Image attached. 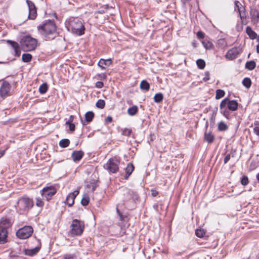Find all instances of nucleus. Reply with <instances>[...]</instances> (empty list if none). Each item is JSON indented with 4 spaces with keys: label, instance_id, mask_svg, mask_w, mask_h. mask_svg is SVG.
Masks as SVG:
<instances>
[{
    "label": "nucleus",
    "instance_id": "1",
    "mask_svg": "<svg viewBox=\"0 0 259 259\" xmlns=\"http://www.w3.org/2000/svg\"><path fill=\"white\" fill-rule=\"evenodd\" d=\"M66 26L68 31L72 33L80 36L84 33L85 27L82 20L77 17H71L66 22Z\"/></svg>",
    "mask_w": 259,
    "mask_h": 259
},
{
    "label": "nucleus",
    "instance_id": "2",
    "mask_svg": "<svg viewBox=\"0 0 259 259\" xmlns=\"http://www.w3.org/2000/svg\"><path fill=\"white\" fill-rule=\"evenodd\" d=\"M238 102L235 100H230L228 98L223 100L221 102L220 112L226 118L229 119L230 115V111H235L237 110Z\"/></svg>",
    "mask_w": 259,
    "mask_h": 259
},
{
    "label": "nucleus",
    "instance_id": "3",
    "mask_svg": "<svg viewBox=\"0 0 259 259\" xmlns=\"http://www.w3.org/2000/svg\"><path fill=\"white\" fill-rule=\"evenodd\" d=\"M15 206L19 214H26L33 206V201L26 196H23L18 199Z\"/></svg>",
    "mask_w": 259,
    "mask_h": 259
},
{
    "label": "nucleus",
    "instance_id": "4",
    "mask_svg": "<svg viewBox=\"0 0 259 259\" xmlns=\"http://www.w3.org/2000/svg\"><path fill=\"white\" fill-rule=\"evenodd\" d=\"M12 223L10 219L3 218L0 221V244H4L7 241L8 229L11 226Z\"/></svg>",
    "mask_w": 259,
    "mask_h": 259
},
{
    "label": "nucleus",
    "instance_id": "5",
    "mask_svg": "<svg viewBox=\"0 0 259 259\" xmlns=\"http://www.w3.org/2000/svg\"><path fill=\"white\" fill-rule=\"evenodd\" d=\"M20 43L23 50L28 52L33 51L35 49L37 41L30 35H26L22 38Z\"/></svg>",
    "mask_w": 259,
    "mask_h": 259
},
{
    "label": "nucleus",
    "instance_id": "6",
    "mask_svg": "<svg viewBox=\"0 0 259 259\" xmlns=\"http://www.w3.org/2000/svg\"><path fill=\"white\" fill-rule=\"evenodd\" d=\"M38 29L42 35L47 37L50 34H53L56 32V27L53 21H46L42 25L38 26Z\"/></svg>",
    "mask_w": 259,
    "mask_h": 259
},
{
    "label": "nucleus",
    "instance_id": "7",
    "mask_svg": "<svg viewBox=\"0 0 259 259\" xmlns=\"http://www.w3.org/2000/svg\"><path fill=\"white\" fill-rule=\"evenodd\" d=\"M123 201L124 204L135 203L139 199V195L137 192L128 189H125L123 191Z\"/></svg>",
    "mask_w": 259,
    "mask_h": 259
},
{
    "label": "nucleus",
    "instance_id": "8",
    "mask_svg": "<svg viewBox=\"0 0 259 259\" xmlns=\"http://www.w3.org/2000/svg\"><path fill=\"white\" fill-rule=\"evenodd\" d=\"M84 230V225L81 221L75 219L72 221L71 225V233L72 235L79 236L82 234Z\"/></svg>",
    "mask_w": 259,
    "mask_h": 259
},
{
    "label": "nucleus",
    "instance_id": "9",
    "mask_svg": "<svg viewBox=\"0 0 259 259\" xmlns=\"http://www.w3.org/2000/svg\"><path fill=\"white\" fill-rule=\"evenodd\" d=\"M119 160L116 158H111L108 160L107 163L104 164V167L109 172L116 173L119 169Z\"/></svg>",
    "mask_w": 259,
    "mask_h": 259
},
{
    "label": "nucleus",
    "instance_id": "10",
    "mask_svg": "<svg viewBox=\"0 0 259 259\" xmlns=\"http://www.w3.org/2000/svg\"><path fill=\"white\" fill-rule=\"evenodd\" d=\"M33 228L29 226L19 229L16 232L17 236L22 239L29 238L33 233Z\"/></svg>",
    "mask_w": 259,
    "mask_h": 259
},
{
    "label": "nucleus",
    "instance_id": "11",
    "mask_svg": "<svg viewBox=\"0 0 259 259\" xmlns=\"http://www.w3.org/2000/svg\"><path fill=\"white\" fill-rule=\"evenodd\" d=\"M56 192L57 189L55 187L51 186L44 188L41 191V195L47 200L49 201Z\"/></svg>",
    "mask_w": 259,
    "mask_h": 259
},
{
    "label": "nucleus",
    "instance_id": "12",
    "mask_svg": "<svg viewBox=\"0 0 259 259\" xmlns=\"http://www.w3.org/2000/svg\"><path fill=\"white\" fill-rule=\"evenodd\" d=\"M26 3L29 10L28 19L34 20L37 16V11L36 7L33 2L30 0H27Z\"/></svg>",
    "mask_w": 259,
    "mask_h": 259
},
{
    "label": "nucleus",
    "instance_id": "13",
    "mask_svg": "<svg viewBox=\"0 0 259 259\" xmlns=\"http://www.w3.org/2000/svg\"><path fill=\"white\" fill-rule=\"evenodd\" d=\"M241 50L239 48L234 47L228 51L225 55V58L229 60L235 59L240 53Z\"/></svg>",
    "mask_w": 259,
    "mask_h": 259
},
{
    "label": "nucleus",
    "instance_id": "14",
    "mask_svg": "<svg viewBox=\"0 0 259 259\" xmlns=\"http://www.w3.org/2000/svg\"><path fill=\"white\" fill-rule=\"evenodd\" d=\"M11 88L10 84L5 81L3 82L0 88V95L2 97H6L8 96Z\"/></svg>",
    "mask_w": 259,
    "mask_h": 259
},
{
    "label": "nucleus",
    "instance_id": "15",
    "mask_svg": "<svg viewBox=\"0 0 259 259\" xmlns=\"http://www.w3.org/2000/svg\"><path fill=\"white\" fill-rule=\"evenodd\" d=\"M79 194L78 190H75L73 192L69 193L66 199V202L69 206H71L74 203V199Z\"/></svg>",
    "mask_w": 259,
    "mask_h": 259
},
{
    "label": "nucleus",
    "instance_id": "16",
    "mask_svg": "<svg viewBox=\"0 0 259 259\" xmlns=\"http://www.w3.org/2000/svg\"><path fill=\"white\" fill-rule=\"evenodd\" d=\"M235 10H236V8H237L238 12L239 13L240 19L241 20H243V19L245 18L246 14H245V12L244 7H242V5L240 4V3L238 1H236L235 2Z\"/></svg>",
    "mask_w": 259,
    "mask_h": 259
},
{
    "label": "nucleus",
    "instance_id": "17",
    "mask_svg": "<svg viewBox=\"0 0 259 259\" xmlns=\"http://www.w3.org/2000/svg\"><path fill=\"white\" fill-rule=\"evenodd\" d=\"M250 14L251 16V20L254 23L258 22L259 20V12L255 9H251L250 11Z\"/></svg>",
    "mask_w": 259,
    "mask_h": 259
},
{
    "label": "nucleus",
    "instance_id": "18",
    "mask_svg": "<svg viewBox=\"0 0 259 259\" xmlns=\"http://www.w3.org/2000/svg\"><path fill=\"white\" fill-rule=\"evenodd\" d=\"M83 152L81 150L74 151L71 155L72 158L74 161L80 160L83 156Z\"/></svg>",
    "mask_w": 259,
    "mask_h": 259
},
{
    "label": "nucleus",
    "instance_id": "19",
    "mask_svg": "<svg viewBox=\"0 0 259 259\" xmlns=\"http://www.w3.org/2000/svg\"><path fill=\"white\" fill-rule=\"evenodd\" d=\"M40 246H37L31 249H27L24 250L25 254L28 256H33L35 255L40 250Z\"/></svg>",
    "mask_w": 259,
    "mask_h": 259
},
{
    "label": "nucleus",
    "instance_id": "20",
    "mask_svg": "<svg viewBox=\"0 0 259 259\" xmlns=\"http://www.w3.org/2000/svg\"><path fill=\"white\" fill-rule=\"evenodd\" d=\"M112 63L111 59H101L99 62H98V65L99 67H100L102 69H105V68L104 67V65L109 66L110 65V64Z\"/></svg>",
    "mask_w": 259,
    "mask_h": 259
},
{
    "label": "nucleus",
    "instance_id": "21",
    "mask_svg": "<svg viewBox=\"0 0 259 259\" xmlns=\"http://www.w3.org/2000/svg\"><path fill=\"white\" fill-rule=\"evenodd\" d=\"M134 169V165L131 163H129L126 168H125V175L124 176V179L125 180H127L128 179L129 176L132 174V173L133 172V170Z\"/></svg>",
    "mask_w": 259,
    "mask_h": 259
},
{
    "label": "nucleus",
    "instance_id": "22",
    "mask_svg": "<svg viewBox=\"0 0 259 259\" xmlns=\"http://www.w3.org/2000/svg\"><path fill=\"white\" fill-rule=\"evenodd\" d=\"M204 139L209 143H212L214 141V136L210 132H205L204 134Z\"/></svg>",
    "mask_w": 259,
    "mask_h": 259
},
{
    "label": "nucleus",
    "instance_id": "23",
    "mask_svg": "<svg viewBox=\"0 0 259 259\" xmlns=\"http://www.w3.org/2000/svg\"><path fill=\"white\" fill-rule=\"evenodd\" d=\"M217 46L221 49H224L227 46V43L224 38H220L218 40Z\"/></svg>",
    "mask_w": 259,
    "mask_h": 259
},
{
    "label": "nucleus",
    "instance_id": "24",
    "mask_svg": "<svg viewBox=\"0 0 259 259\" xmlns=\"http://www.w3.org/2000/svg\"><path fill=\"white\" fill-rule=\"evenodd\" d=\"M150 88L149 83L145 80H143L140 83V89L142 90L148 91Z\"/></svg>",
    "mask_w": 259,
    "mask_h": 259
},
{
    "label": "nucleus",
    "instance_id": "25",
    "mask_svg": "<svg viewBox=\"0 0 259 259\" xmlns=\"http://www.w3.org/2000/svg\"><path fill=\"white\" fill-rule=\"evenodd\" d=\"M138 111V107L136 105L133 106L129 108L127 110V113L131 116H134L136 115Z\"/></svg>",
    "mask_w": 259,
    "mask_h": 259
},
{
    "label": "nucleus",
    "instance_id": "26",
    "mask_svg": "<svg viewBox=\"0 0 259 259\" xmlns=\"http://www.w3.org/2000/svg\"><path fill=\"white\" fill-rule=\"evenodd\" d=\"M90 201V197L89 195L85 193L82 196V199L81 200V203L83 206H87Z\"/></svg>",
    "mask_w": 259,
    "mask_h": 259
},
{
    "label": "nucleus",
    "instance_id": "27",
    "mask_svg": "<svg viewBox=\"0 0 259 259\" xmlns=\"http://www.w3.org/2000/svg\"><path fill=\"white\" fill-rule=\"evenodd\" d=\"M255 66L256 63L254 61H247L245 64V68L249 70H252Z\"/></svg>",
    "mask_w": 259,
    "mask_h": 259
},
{
    "label": "nucleus",
    "instance_id": "28",
    "mask_svg": "<svg viewBox=\"0 0 259 259\" xmlns=\"http://www.w3.org/2000/svg\"><path fill=\"white\" fill-rule=\"evenodd\" d=\"M247 34L251 39H254L256 36V34L249 27L247 26L246 29Z\"/></svg>",
    "mask_w": 259,
    "mask_h": 259
},
{
    "label": "nucleus",
    "instance_id": "29",
    "mask_svg": "<svg viewBox=\"0 0 259 259\" xmlns=\"http://www.w3.org/2000/svg\"><path fill=\"white\" fill-rule=\"evenodd\" d=\"M94 117V113L92 111H88L85 114V119L88 123L91 122Z\"/></svg>",
    "mask_w": 259,
    "mask_h": 259
},
{
    "label": "nucleus",
    "instance_id": "30",
    "mask_svg": "<svg viewBox=\"0 0 259 259\" xmlns=\"http://www.w3.org/2000/svg\"><path fill=\"white\" fill-rule=\"evenodd\" d=\"M48 90V85L46 82L43 83L39 88V92L41 94H45Z\"/></svg>",
    "mask_w": 259,
    "mask_h": 259
},
{
    "label": "nucleus",
    "instance_id": "31",
    "mask_svg": "<svg viewBox=\"0 0 259 259\" xmlns=\"http://www.w3.org/2000/svg\"><path fill=\"white\" fill-rule=\"evenodd\" d=\"M203 47L208 50L212 49L213 45L211 41L208 40H204L202 41Z\"/></svg>",
    "mask_w": 259,
    "mask_h": 259
},
{
    "label": "nucleus",
    "instance_id": "32",
    "mask_svg": "<svg viewBox=\"0 0 259 259\" xmlns=\"http://www.w3.org/2000/svg\"><path fill=\"white\" fill-rule=\"evenodd\" d=\"M70 141L67 139H64L59 142V146L62 148H66L69 146Z\"/></svg>",
    "mask_w": 259,
    "mask_h": 259
},
{
    "label": "nucleus",
    "instance_id": "33",
    "mask_svg": "<svg viewBox=\"0 0 259 259\" xmlns=\"http://www.w3.org/2000/svg\"><path fill=\"white\" fill-rule=\"evenodd\" d=\"M163 99V95L161 93L156 94L154 97V101L156 103H160Z\"/></svg>",
    "mask_w": 259,
    "mask_h": 259
},
{
    "label": "nucleus",
    "instance_id": "34",
    "mask_svg": "<svg viewBox=\"0 0 259 259\" xmlns=\"http://www.w3.org/2000/svg\"><path fill=\"white\" fill-rule=\"evenodd\" d=\"M97 186V182L94 180L87 185V188L91 189L92 192H94L96 190Z\"/></svg>",
    "mask_w": 259,
    "mask_h": 259
},
{
    "label": "nucleus",
    "instance_id": "35",
    "mask_svg": "<svg viewBox=\"0 0 259 259\" xmlns=\"http://www.w3.org/2000/svg\"><path fill=\"white\" fill-rule=\"evenodd\" d=\"M242 84L246 88H249L251 85V79L248 77H245L242 81Z\"/></svg>",
    "mask_w": 259,
    "mask_h": 259
},
{
    "label": "nucleus",
    "instance_id": "36",
    "mask_svg": "<svg viewBox=\"0 0 259 259\" xmlns=\"http://www.w3.org/2000/svg\"><path fill=\"white\" fill-rule=\"evenodd\" d=\"M22 59L24 62H29L32 59V55L30 54H23Z\"/></svg>",
    "mask_w": 259,
    "mask_h": 259
},
{
    "label": "nucleus",
    "instance_id": "37",
    "mask_svg": "<svg viewBox=\"0 0 259 259\" xmlns=\"http://www.w3.org/2000/svg\"><path fill=\"white\" fill-rule=\"evenodd\" d=\"M225 95L224 91L218 89L216 91L215 99L218 100L223 98Z\"/></svg>",
    "mask_w": 259,
    "mask_h": 259
},
{
    "label": "nucleus",
    "instance_id": "38",
    "mask_svg": "<svg viewBox=\"0 0 259 259\" xmlns=\"http://www.w3.org/2000/svg\"><path fill=\"white\" fill-rule=\"evenodd\" d=\"M196 64L198 67L200 69H203L204 68L205 66V61L201 59H199L197 60Z\"/></svg>",
    "mask_w": 259,
    "mask_h": 259
},
{
    "label": "nucleus",
    "instance_id": "39",
    "mask_svg": "<svg viewBox=\"0 0 259 259\" xmlns=\"http://www.w3.org/2000/svg\"><path fill=\"white\" fill-rule=\"evenodd\" d=\"M228 128L227 124L223 121L220 122L218 124V130L220 131H225Z\"/></svg>",
    "mask_w": 259,
    "mask_h": 259
},
{
    "label": "nucleus",
    "instance_id": "40",
    "mask_svg": "<svg viewBox=\"0 0 259 259\" xmlns=\"http://www.w3.org/2000/svg\"><path fill=\"white\" fill-rule=\"evenodd\" d=\"M63 259H78L75 254L66 253L63 255Z\"/></svg>",
    "mask_w": 259,
    "mask_h": 259
},
{
    "label": "nucleus",
    "instance_id": "41",
    "mask_svg": "<svg viewBox=\"0 0 259 259\" xmlns=\"http://www.w3.org/2000/svg\"><path fill=\"white\" fill-rule=\"evenodd\" d=\"M132 132L131 128H125L121 129V134L125 136H130Z\"/></svg>",
    "mask_w": 259,
    "mask_h": 259
},
{
    "label": "nucleus",
    "instance_id": "42",
    "mask_svg": "<svg viewBox=\"0 0 259 259\" xmlns=\"http://www.w3.org/2000/svg\"><path fill=\"white\" fill-rule=\"evenodd\" d=\"M96 106L100 109H103L105 106V101L103 100H98L96 103Z\"/></svg>",
    "mask_w": 259,
    "mask_h": 259
},
{
    "label": "nucleus",
    "instance_id": "43",
    "mask_svg": "<svg viewBox=\"0 0 259 259\" xmlns=\"http://www.w3.org/2000/svg\"><path fill=\"white\" fill-rule=\"evenodd\" d=\"M195 234L198 237H203L205 234V232L203 229H196Z\"/></svg>",
    "mask_w": 259,
    "mask_h": 259
},
{
    "label": "nucleus",
    "instance_id": "44",
    "mask_svg": "<svg viewBox=\"0 0 259 259\" xmlns=\"http://www.w3.org/2000/svg\"><path fill=\"white\" fill-rule=\"evenodd\" d=\"M249 183L248 177L246 176H243L241 179V184L243 186L247 185Z\"/></svg>",
    "mask_w": 259,
    "mask_h": 259
},
{
    "label": "nucleus",
    "instance_id": "45",
    "mask_svg": "<svg viewBox=\"0 0 259 259\" xmlns=\"http://www.w3.org/2000/svg\"><path fill=\"white\" fill-rule=\"evenodd\" d=\"M44 202L39 197L36 198V205L38 207H42L44 206Z\"/></svg>",
    "mask_w": 259,
    "mask_h": 259
},
{
    "label": "nucleus",
    "instance_id": "46",
    "mask_svg": "<svg viewBox=\"0 0 259 259\" xmlns=\"http://www.w3.org/2000/svg\"><path fill=\"white\" fill-rule=\"evenodd\" d=\"M204 36L205 34L201 31H199L197 33V37L199 39H202Z\"/></svg>",
    "mask_w": 259,
    "mask_h": 259
},
{
    "label": "nucleus",
    "instance_id": "47",
    "mask_svg": "<svg viewBox=\"0 0 259 259\" xmlns=\"http://www.w3.org/2000/svg\"><path fill=\"white\" fill-rule=\"evenodd\" d=\"M210 79L209 77V72L208 71H206L205 72V77H203V80L204 81H207Z\"/></svg>",
    "mask_w": 259,
    "mask_h": 259
},
{
    "label": "nucleus",
    "instance_id": "48",
    "mask_svg": "<svg viewBox=\"0 0 259 259\" xmlns=\"http://www.w3.org/2000/svg\"><path fill=\"white\" fill-rule=\"evenodd\" d=\"M10 45L13 48L14 50L18 48H19V44L17 42L14 41H13V42L12 44H11Z\"/></svg>",
    "mask_w": 259,
    "mask_h": 259
},
{
    "label": "nucleus",
    "instance_id": "49",
    "mask_svg": "<svg viewBox=\"0 0 259 259\" xmlns=\"http://www.w3.org/2000/svg\"><path fill=\"white\" fill-rule=\"evenodd\" d=\"M10 45L13 48L14 50L18 48H19V44L17 42L14 41H13V42L12 44H11Z\"/></svg>",
    "mask_w": 259,
    "mask_h": 259
},
{
    "label": "nucleus",
    "instance_id": "50",
    "mask_svg": "<svg viewBox=\"0 0 259 259\" xmlns=\"http://www.w3.org/2000/svg\"><path fill=\"white\" fill-rule=\"evenodd\" d=\"M66 124H67L69 125V130L70 131H74L75 130V125L74 124L72 123V122L70 123H66Z\"/></svg>",
    "mask_w": 259,
    "mask_h": 259
},
{
    "label": "nucleus",
    "instance_id": "51",
    "mask_svg": "<svg viewBox=\"0 0 259 259\" xmlns=\"http://www.w3.org/2000/svg\"><path fill=\"white\" fill-rule=\"evenodd\" d=\"M96 87L98 89H101L104 86V83L102 81H97L96 83Z\"/></svg>",
    "mask_w": 259,
    "mask_h": 259
},
{
    "label": "nucleus",
    "instance_id": "52",
    "mask_svg": "<svg viewBox=\"0 0 259 259\" xmlns=\"http://www.w3.org/2000/svg\"><path fill=\"white\" fill-rule=\"evenodd\" d=\"M230 158H231V156H230V154H227L225 158H224V163H227L229 160L230 159Z\"/></svg>",
    "mask_w": 259,
    "mask_h": 259
},
{
    "label": "nucleus",
    "instance_id": "53",
    "mask_svg": "<svg viewBox=\"0 0 259 259\" xmlns=\"http://www.w3.org/2000/svg\"><path fill=\"white\" fill-rule=\"evenodd\" d=\"M15 51V55L17 57H19L21 54V51L19 49V48H17L14 50Z\"/></svg>",
    "mask_w": 259,
    "mask_h": 259
},
{
    "label": "nucleus",
    "instance_id": "54",
    "mask_svg": "<svg viewBox=\"0 0 259 259\" xmlns=\"http://www.w3.org/2000/svg\"><path fill=\"white\" fill-rule=\"evenodd\" d=\"M254 133L259 136V126H256L253 128Z\"/></svg>",
    "mask_w": 259,
    "mask_h": 259
},
{
    "label": "nucleus",
    "instance_id": "55",
    "mask_svg": "<svg viewBox=\"0 0 259 259\" xmlns=\"http://www.w3.org/2000/svg\"><path fill=\"white\" fill-rule=\"evenodd\" d=\"M73 120H74V116L73 115H70L69 116L68 120L65 123H70L71 122H72Z\"/></svg>",
    "mask_w": 259,
    "mask_h": 259
},
{
    "label": "nucleus",
    "instance_id": "56",
    "mask_svg": "<svg viewBox=\"0 0 259 259\" xmlns=\"http://www.w3.org/2000/svg\"><path fill=\"white\" fill-rule=\"evenodd\" d=\"M158 194V192L155 190H151V195L153 197H155Z\"/></svg>",
    "mask_w": 259,
    "mask_h": 259
},
{
    "label": "nucleus",
    "instance_id": "57",
    "mask_svg": "<svg viewBox=\"0 0 259 259\" xmlns=\"http://www.w3.org/2000/svg\"><path fill=\"white\" fill-rule=\"evenodd\" d=\"M112 121V118L111 116H107L106 118V121L107 122H111Z\"/></svg>",
    "mask_w": 259,
    "mask_h": 259
},
{
    "label": "nucleus",
    "instance_id": "58",
    "mask_svg": "<svg viewBox=\"0 0 259 259\" xmlns=\"http://www.w3.org/2000/svg\"><path fill=\"white\" fill-rule=\"evenodd\" d=\"M6 152V150L0 151V158L4 156Z\"/></svg>",
    "mask_w": 259,
    "mask_h": 259
},
{
    "label": "nucleus",
    "instance_id": "59",
    "mask_svg": "<svg viewBox=\"0 0 259 259\" xmlns=\"http://www.w3.org/2000/svg\"><path fill=\"white\" fill-rule=\"evenodd\" d=\"M101 78L105 79L106 77V75L104 73H102L99 75Z\"/></svg>",
    "mask_w": 259,
    "mask_h": 259
},
{
    "label": "nucleus",
    "instance_id": "60",
    "mask_svg": "<svg viewBox=\"0 0 259 259\" xmlns=\"http://www.w3.org/2000/svg\"><path fill=\"white\" fill-rule=\"evenodd\" d=\"M117 212L118 213V214H119L120 217V220H122L123 219H122V215L120 214V212H119V210H118V208H117Z\"/></svg>",
    "mask_w": 259,
    "mask_h": 259
},
{
    "label": "nucleus",
    "instance_id": "61",
    "mask_svg": "<svg viewBox=\"0 0 259 259\" xmlns=\"http://www.w3.org/2000/svg\"><path fill=\"white\" fill-rule=\"evenodd\" d=\"M256 52L259 54V44L256 46Z\"/></svg>",
    "mask_w": 259,
    "mask_h": 259
},
{
    "label": "nucleus",
    "instance_id": "62",
    "mask_svg": "<svg viewBox=\"0 0 259 259\" xmlns=\"http://www.w3.org/2000/svg\"><path fill=\"white\" fill-rule=\"evenodd\" d=\"M6 41H7V42L8 44H10V45L11 44H12V43L13 42V40H6Z\"/></svg>",
    "mask_w": 259,
    "mask_h": 259
},
{
    "label": "nucleus",
    "instance_id": "63",
    "mask_svg": "<svg viewBox=\"0 0 259 259\" xmlns=\"http://www.w3.org/2000/svg\"><path fill=\"white\" fill-rule=\"evenodd\" d=\"M256 178L257 181L259 182V173L256 175Z\"/></svg>",
    "mask_w": 259,
    "mask_h": 259
},
{
    "label": "nucleus",
    "instance_id": "64",
    "mask_svg": "<svg viewBox=\"0 0 259 259\" xmlns=\"http://www.w3.org/2000/svg\"><path fill=\"white\" fill-rule=\"evenodd\" d=\"M183 3H187L189 1V0H181Z\"/></svg>",
    "mask_w": 259,
    "mask_h": 259
}]
</instances>
